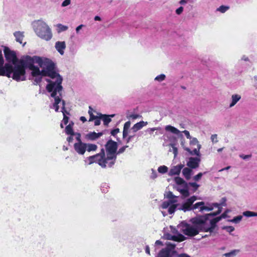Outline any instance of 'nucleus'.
Segmentation results:
<instances>
[{
  "instance_id": "nucleus-1",
  "label": "nucleus",
  "mask_w": 257,
  "mask_h": 257,
  "mask_svg": "<svg viewBox=\"0 0 257 257\" xmlns=\"http://www.w3.org/2000/svg\"><path fill=\"white\" fill-rule=\"evenodd\" d=\"M34 60L42 68L44 76L51 78L47 79L48 84L46 86L47 91L51 93V96H54L56 94L60 95L63 89L61 85L63 78L57 72L55 63L48 58L37 56H35Z\"/></svg>"
},
{
  "instance_id": "nucleus-2",
  "label": "nucleus",
  "mask_w": 257,
  "mask_h": 257,
  "mask_svg": "<svg viewBox=\"0 0 257 257\" xmlns=\"http://www.w3.org/2000/svg\"><path fill=\"white\" fill-rule=\"evenodd\" d=\"M4 54L8 63L4 65V60L2 50H0V76H6L10 78L12 74V77L13 79H18L19 76L18 74L24 73L22 66H19L20 62L24 61V58L23 59L18 60L16 53L8 47H5Z\"/></svg>"
},
{
  "instance_id": "nucleus-3",
  "label": "nucleus",
  "mask_w": 257,
  "mask_h": 257,
  "mask_svg": "<svg viewBox=\"0 0 257 257\" xmlns=\"http://www.w3.org/2000/svg\"><path fill=\"white\" fill-rule=\"evenodd\" d=\"M117 149V143L111 140H108L105 145L106 156L104 150L102 149L99 153L87 158L88 164L97 163L102 168L112 167L116 159Z\"/></svg>"
},
{
  "instance_id": "nucleus-4",
  "label": "nucleus",
  "mask_w": 257,
  "mask_h": 257,
  "mask_svg": "<svg viewBox=\"0 0 257 257\" xmlns=\"http://www.w3.org/2000/svg\"><path fill=\"white\" fill-rule=\"evenodd\" d=\"M191 223L184 221L181 222L177 226L180 232L185 235L192 237L199 234L200 231L211 232V229L208 223V219L205 216H199L191 218L190 220Z\"/></svg>"
},
{
  "instance_id": "nucleus-5",
  "label": "nucleus",
  "mask_w": 257,
  "mask_h": 257,
  "mask_svg": "<svg viewBox=\"0 0 257 257\" xmlns=\"http://www.w3.org/2000/svg\"><path fill=\"white\" fill-rule=\"evenodd\" d=\"M196 200V196H191L187 199L186 202L181 206L180 209L183 210L184 212L189 211L198 209L199 212H203L204 211H211L214 209V208H217L218 210L216 212L210 213L207 214L208 216H214L221 213L222 211L221 206L226 205V199L225 198H222V202L220 204L215 203L212 204H208V206L205 205V202L203 201L197 202L193 204V203Z\"/></svg>"
},
{
  "instance_id": "nucleus-6",
  "label": "nucleus",
  "mask_w": 257,
  "mask_h": 257,
  "mask_svg": "<svg viewBox=\"0 0 257 257\" xmlns=\"http://www.w3.org/2000/svg\"><path fill=\"white\" fill-rule=\"evenodd\" d=\"M35 59V56L31 57L28 55L24 57V61L20 62V65L22 66V68L24 70V73L22 74H18L19 75L18 79H14V80L19 81L25 80L26 68H28L31 70V75L32 79L34 80V84L35 85L38 84L42 81L43 76H44L43 71L40 70L39 68L34 65L36 63Z\"/></svg>"
},
{
  "instance_id": "nucleus-7",
  "label": "nucleus",
  "mask_w": 257,
  "mask_h": 257,
  "mask_svg": "<svg viewBox=\"0 0 257 257\" xmlns=\"http://www.w3.org/2000/svg\"><path fill=\"white\" fill-rule=\"evenodd\" d=\"M33 29L36 35L42 39L50 40L53 36L52 32L49 26L43 21H34L33 24Z\"/></svg>"
},
{
  "instance_id": "nucleus-8",
  "label": "nucleus",
  "mask_w": 257,
  "mask_h": 257,
  "mask_svg": "<svg viewBox=\"0 0 257 257\" xmlns=\"http://www.w3.org/2000/svg\"><path fill=\"white\" fill-rule=\"evenodd\" d=\"M167 197L168 200L164 201L160 205V209H167L168 208V212L170 214H173L177 208L178 210H182L180 208L181 206L184 204L187 200L183 202L182 204H176L177 202V197L175 196L172 192H169ZM182 211H183L182 210Z\"/></svg>"
},
{
  "instance_id": "nucleus-9",
  "label": "nucleus",
  "mask_w": 257,
  "mask_h": 257,
  "mask_svg": "<svg viewBox=\"0 0 257 257\" xmlns=\"http://www.w3.org/2000/svg\"><path fill=\"white\" fill-rule=\"evenodd\" d=\"M51 97L54 99V101L51 108H54L55 111L58 112L59 111V108L61 107L60 111L63 113V115L62 122L65 125L67 124L68 122L69 117L66 116V114H69V113L65 110V102L62 99V92H61L60 95L56 94L55 96Z\"/></svg>"
},
{
  "instance_id": "nucleus-10",
  "label": "nucleus",
  "mask_w": 257,
  "mask_h": 257,
  "mask_svg": "<svg viewBox=\"0 0 257 257\" xmlns=\"http://www.w3.org/2000/svg\"><path fill=\"white\" fill-rule=\"evenodd\" d=\"M167 247L161 249L156 257H174L176 251L174 250L176 244L168 243Z\"/></svg>"
},
{
  "instance_id": "nucleus-11",
  "label": "nucleus",
  "mask_w": 257,
  "mask_h": 257,
  "mask_svg": "<svg viewBox=\"0 0 257 257\" xmlns=\"http://www.w3.org/2000/svg\"><path fill=\"white\" fill-rule=\"evenodd\" d=\"M229 210H226L220 216L216 217L212 220H208V223L211 229V232H213L216 226V223L218 222L222 218H225L227 217V214L228 213Z\"/></svg>"
},
{
  "instance_id": "nucleus-12",
  "label": "nucleus",
  "mask_w": 257,
  "mask_h": 257,
  "mask_svg": "<svg viewBox=\"0 0 257 257\" xmlns=\"http://www.w3.org/2000/svg\"><path fill=\"white\" fill-rule=\"evenodd\" d=\"M86 143L83 142L76 143L74 144V149L79 155H83L86 151Z\"/></svg>"
},
{
  "instance_id": "nucleus-13",
  "label": "nucleus",
  "mask_w": 257,
  "mask_h": 257,
  "mask_svg": "<svg viewBox=\"0 0 257 257\" xmlns=\"http://www.w3.org/2000/svg\"><path fill=\"white\" fill-rule=\"evenodd\" d=\"M200 159L199 157H190L187 163V165L190 169H196L199 167Z\"/></svg>"
},
{
  "instance_id": "nucleus-14",
  "label": "nucleus",
  "mask_w": 257,
  "mask_h": 257,
  "mask_svg": "<svg viewBox=\"0 0 257 257\" xmlns=\"http://www.w3.org/2000/svg\"><path fill=\"white\" fill-rule=\"evenodd\" d=\"M164 237L168 240H172L176 241H182L186 239V237L181 234L172 235L170 233H167L164 234Z\"/></svg>"
},
{
  "instance_id": "nucleus-15",
  "label": "nucleus",
  "mask_w": 257,
  "mask_h": 257,
  "mask_svg": "<svg viewBox=\"0 0 257 257\" xmlns=\"http://www.w3.org/2000/svg\"><path fill=\"white\" fill-rule=\"evenodd\" d=\"M184 165L180 164L178 165L173 166L170 170L168 175L170 176L174 175H179L181 172V170L184 167Z\"/></svg>"
},
{
  "instance_id": "nucleus-16",
  "label": "nucleus",
  "mask_w": 257,
  "mask_h": 257,
  "mask_svg": "<svg viewBox=\"0 0 257 257\" xmlns=\"http://www.w3.org/2000/svg\"><path fill=\"white\" fill-rule=\"evenodd\" d=\"M55 48L61 55H63L66 48V43L64 41H57L55 43Z\"/></svg>"
},
{
  "instance_id": "nucleus-17",
  "label": "nucleus",
  "mask_w": 257,
  "mask_h": 257,
  "mask_svg": "<svg viewBox=\"0 0 257 257\" xmlns=\"http://www.w3.org/2000/svg\"><path fill=\"white\" fill-rule=\"evenodd\" d=\"M103 135L102 132L96 133L95 132H90L86 135V139L90 141H94L100 138Z\"/></svg>"
},
{
  "instance_id": "nucleus-18",
  "label": "nucleus",
  "mask_w": 257,
  "mask_h": 257,
  "mask_svg": "<svg viewBox=\"0 0 257 257\" xmlns=\"http://www.w3.org/2000/svg\"><path fill=\"white\" fill-rule=\"evenodd\" d=\"M148 122L147 121H141L137 122L132 127V130L134 132H137L138 131L141 130L143 127L147 125Z\"/></svg>"
},
{
  "instance_id": "nucleus-19",
  "label": "nucleus",
  "mask_w": 257,
  "mask_h": 257,
  "mask_svg": "<svg viewBox=\"0 0 257 257\" xmlns=\"http://www.w3.org/2000/svg\"><path fill=\"white\" fill-rule=\"evenodd\" d=\"M241 99V96L237 94H233L231 98V102L229 104V107L230 108L234 106L238 101Z\"/></svg>"
},
{
  "instance_id": "nucleus-20",
  "label": "nucleus",
  "mask_w": 257,
  "mask_h": 257,
  "mask_svg": "<svg viewBox=\"0 0 257 257\" xmlns=\"http://www.w3.org/2000/svg\"><path fill=\"white\" fill-rule=\"evenodd\" d=\"M182 174L186 180H188L191 178L193 171L190 168H185L182 170Z\"/></svg>"
},
{
  "instance_id": "nucleus-21",
  "label": "nucleus",
  "mask_w": 257,
  "mask_h": 257,
  "mask_svg": "<svg viewBox=\"0 0 257 257\" xmlns=\"http://www.w3.org/2000/svg\"><path fill=\"white\" fill-rule=\"evenodd\" d=\"M114 116V114L108 115H104V114H100V115L99 116V118L102 119V120L103 121V123L105 125H107L108 124V123L111 121L110 117H112Z\"/></svg>"
},
{
  "instance_id": "nucleus-22",
  "label": "nucleus",
  "mask_w": 257,
  "mask_h": 257,
  "mask_svg": "<svg viewBox=\"0 0 257 257\" xmlns=\"http://www.w3.org/2000/svg\"><path fill=\"white\" fill-rule=\"evenodd\" d=\"M131 126V122L130 121H126L123 126V133H122V137L123 138H125L128 133L129 128Z\"/></svg>"
},
{
  "instance_id": "nucleus-23",
  "label": "nucleus",
  "mask_w": 257,
  "mask_h": 257,
  "mask_svg": "<svg viewBox=\"0 0 257 257\" xmlns=\"http://www.w3.org/2000/svg\"><path fill=\"white\" fill-rule=\"evenodd\" d=\"M201 148V145H198L197 148L194 149L193 151H191L189 148H186L185 150L188 152L192 155H196L198 157L200 156L199 150Z\"/></svg>"
},
{
  "instance_id": "nucleus-24",
  "label": "nucleus",
  "mask_w": 257,
  "mask_h": 257,
  "mask_svg": "<svg viewBox=\"0 0 257 257\" xmlns=\"http://www.w3.org/2000/svg\"><path fill=\"white\" fill-rule=\"evenodd\" d=\"M165 130L177 135L181 133L179 130L170 125H166L165 126Z\"/></svg>"
},
{
  "instance_id": "nucleus-25",
  "label": "nucleus",
  "mask_w": 257,
  "mask_h": 257,
  "mask_svg": "<svg viewBox=\"0 0 257 257\" xmlns=\"http://www.w3.org/2000/svg\"><path fill=\"white\" fill-rule=\"evenodd\" d=\"M14 36L16 37V40L20 44H22L24 38L23 33L20 32H16L14 33Z\"/></svg>"
},
{
  "instance_id": "nucleus-26",
  "label": "nucleus",
  "mask_w": 257,
  "mask_h": 257,
  "mask_svg": "<svg viewBox=\"0 0 257 257\" xmlns=\"http://www.w3.org/2000/svg\"><path fill=\"white\" fill-rule=\"evenodd\" d=\"M73 123H72V124L69 123L68 125L66 126L65 128V132L67 135L74 136V132L73 131L72 128V125Z\"/></svg>"
},
{
  "instance_id": "nucleus-27",
  "label": "nucleus",
  "mask_w": 257,
  "mask_h": 257,
  "mask_svg": "<svg viewBox=\"0 0 257 257\" xmlns=\"http://www.w3.org/2000/svg\"><path fill=\"white\" fill-rule=\"evenodd\" d=\"M86 151L89 152L96 151L97 150V146L95 144L86 143Z\"/></svg>"
},
{
  "instance_id": "nucleus-28",
  "label": "nucleus",
  "mask_w": 257,
  "mask_h": 257,
  "mask_svg": "<svg viewBox=\"0 0 257 257\" xmlns=\"http://www.w3.org/2000/svg\"><path fill=\"white\" fill-rule=\"evenodd\" d=\"M175 182L177 184L182 185L183 186H186L187 185L186 182L182 178L179 177H177L175 178Z\"/></svg>"
},
{
  "instance_id": "nucleus-29",
  "label": "nucleus",
  "mask_w": 257,
  "mask_h": 257,
  "mask_svg": "<svg viewBox=\"0 0 257 257\" xmlns=\"http://www.w3.org/2000/svg\"><path fill=\"white\" fill-rule=\"evenodd\" d=\"M229 9V7L227 6L222 5L218 8L216 10L217 11H218L221 13H224L227 11H228Z\"/></svg>"
},
{
  "instance_id": "nucleus-30",
  "label": "nucleus",
  "mask_w": 257,
  "mask_h": 257,
  "mask_svg": "<svg viewBox=\"0 0 257 257\" xmlns=\"http://www.w3.org/2000/svg\"><path fill=\"white\" fill-rule=\"evenodd\" d=\"M243 215L247 217L257 216V212H254L250 211H246L243 213Z\"/></svg>"
},
{
  "instance_id": "nucleus-31",
  "label": "nucleus",
  "mask_w": 257,
  "mask_h": 257,
  "mask_svg": "<svg viewBox=\"0 0 257 257\" xmlns=\"http://www.w3.org/2000/svg\"><path fill=\"white\" fill-rule=\"evenodd\" d=\"M168 167L164 165L160 166L158 169V172L161 174H165L167 173L168 172Z\"/></svg>"
},
{
  "instance_id": "nucleus-32",
  "label": "nucleus",
  "mask_w": 257,
  "mask_h": 257,
  "mask_svg": "<svg viewBox=\"0 0 257 257\" xmlns=\"http://www.w3.org/2000/svg\"><path fill=\"white\" fill-rule=\"evenodd\" d=\"M180 192L184 197H187L189 196V192L187 188L181 189Z\"/></svg>"
},
{
  "instance_id": "nucleus-33",
  "label": "nucleus",
  "mask_w": 257,
  "mask_h": 257,
  "mask_svg": "<svg viewBox=\"0 0 257 257\" xmlns=\"http://www.w3.org/2000/svg\"><path fill=\"white\" fill-rule=\"evenodd\" d=\"M57 27L58 29V32L60 33L61 32L66 31L68 29V27L66 26L63 25L61 24H58L57 25Z\"/></svg>"
},
{
  "instance_id": "nucleus-34",
  "label": "nucleus",
  "mask_w": 257,
  "mask_h": 257,
  "mask_svg": "<svg viewBox=\"0 0 257 257\" xmlns=\"http://www.w3.org/2000/svg\"><path fill=\"white\" fill-rule=\"evenodd\" d=\"M238 251L237 250L234 249V250H233L231 251L230 252L224 253V255L225 257H232V256H235L236 255V252H237Z\"/></svg>"
},
{
  "instance_id": "nucleus-35",
  "label": "nucleus",
  "mask_w": 257,
  "mask_h": 257,
  "mask_svg": "<svg viewBox=\"0 0 257 257\" xmlns=\"http://www.w3.org/2000/svg\"><path fill=\"white\" fill-rule=\"evenodd\" d=\"M165 75L162 74L156 76L155 78V80L158 82H162L165 80Z\"/></svg>"
},
{
  "instance_id": "nucleus-36",
  "label": "nucleus",
  "mask_w": 257,
  "mask_h": 257,
  "mask_svg": "<svg viewBox=\"0 0 257 257\" xmlns=\"http://www.w3.org/2000/svg\"><path fill=\"white\" fill-rule=\"evenodd\" d=\"M242 218V216L238 215L234 217L232 219L230 220V221L235 223H237L241 221Z\"/></svg>"
},
{
  "instance_id": "nucleus-37",
  "label": "nucleus",
  "mask_w": 257,
  "mask_h": 257,
  "mask_svg": "<svg viewBox=\"0 0 257 257\" xmlns=\"http://www.w3.org/2000/svg\"><path fill=\"white\" fill-rule=\"evenodd\" d=\"M190 140V144L191 145H197L198 146V145H200L199 144V142L197 140V139L196 138H192L191 137V139H189Z\"/></svg>"
},
{
  "instance_id": "nucleus-38",
  "label": "nucleus",
  "mask_w": 257,
  "mask_h": 257,
  "mask_svg": "<svg viewBox=\"0 0 257 257\" xmlns=\"http://www.w3.org/2000/svg\"><path fill=\"white\" fill-rule=\"evenodd\" d=\"M205 174H206V172H204V173H198L197 175L194 176L193 180H195V181H199L203 175Z\"/></svg>"
},
{
  "instance_id": "nucleus-39",
  "label": "nucleus",
  "mask_w": 257,
  "mask_h": 257,
  "mask_svg": "<svg viewBox=\"0 0 257 257\" xmlns=\"http://www.w3.org/2000/svg\"><path fill=\"white\" fill-rule=\"evenodd\" d=\"M223 229H225L227 232L230 233L234 230V228L231 226H227L223 227Z\"/></svg>"
},
{
  "instance_id": "nucleus-40",
  "label": "nucleus",
  "mask_w": 257,
  "mask_h": 257,
  "mask_svg": "<svg viewBox=\"0 0 257 257\" xmlns=\"http://www.w3.org/2000/svg\"><path fill=\"white\" fill-rule=\"evenodd\" d=\"M171 231L172 233L174 234V235H178V234H181L176 228L172 226H170Z\"/></svg>"
},
{
  "instance_id": "nucleus-41",
  "label": "nucleus",
  "mask_w": 257,
  "mask_h": 257,
  "mask_svg": "<svg viewBox=\"0 0 257 257\" xmlns=\"http://www.w3.org/2000/svg\"><path fill=\"white\" fill-rule=\"evenodd\" d=\"M127 147L128 146H124L120 148L117 152L116 151V155L123 153L125 150L126 148H127Z\"/></svg>"
},
{
  "instance_id": "nucleus-42",
  "label": "nucleus",
  "mask_w": 257,
  "mask_h": 257,
  "mask_svg": "<svg viewBox=\"0 0 257 257\" xmlns=\"http://www.w3.org/2000/svg\"><path fill=\"white\" fill-rule=\"evenodd\" d=\"M74 136H75V139L77 141V143L82 142L81 140V134L80 133H74Z\"/></svg>"
},
{
  "instance_id": "nucleus-43",
  "label": "nucleus",
  "mask_w": 257,
  "mask_h": 257,
  "mask_svg": "<svg viewBox=\"0 0 257 257\" xmlns=\"http://www.w3.org/2000/svg\"><path fill=\"white\" fill-rule=\"evenodd\" d=\"M119 132V129L118 128H115L113 130H112L110 132L111 135L115 137V136Z\"/></svg>"
},
{
  "instance_id": "nucleus-44",
  "label": "nucleus",
  "mask_w": 257,
  "mask_h": 257,
  "mask_svg": "<svg viewBox=\"0 0 257 257\" xmlns=\"http://www.w3.org/2000/svg\"><path fill=\"white\" fill-rule=\"evenodd\" d=\"M189 185L190 186L193 187L195 190H197L199 187V185L195 182H189Z\"/></svg>"
},
{
  "instance_id": "nucleus-45",
  "label": "nucleus",
  "mask_w": 257,
  "mask_h": 257,
  "mask_svg": "<svg viewBox=\"0 0 257 257\" xmlns=\"http://www.w3.org/2000/svg\"><path fill=\"white\" fill-rule=\"evenodd\" d=\"M171 146L172 148L173 154H174V156L176 157L177 155V153H178L177 148L175 146L174 144H171Z\"/></svg>"
},
{
  "instance_id": "nucleus-46",
  "label": "nucleus",
  "mask_w": 257,
  "mask_h": 257,
  "mask_svg": "<svg viewBox=\"0 0 257 257\" xmlns=\"http://www.w3.org/2000/svg\"><path fill=\"white\" fill-rule=\"evenodd\" d=\"M71 3V0H65L61 4V6L62 7H65L68 5H69Z\"/></svg>"
},
{
  "instance_id": "nucleus-47",
  "label": "nucleus",
  "mask_w": 257,
  "mask_h": 257,
  "mask_svg": "<svg viewBox=\"0 0 257 257\" xmlns=\"http://www.w3.org/2000/svg\"><path fill=\"white\" fill-rule=\"evenodd\" d=\"M211 140L213 143H217L218 142L217 135L216 134L212 135L211 137Z\"/></svg>"
},
{
  "instance_id": "nucleus-48",
  "label": "nucleus",
  "mask_w": 257,
  "mask_h": 257,
  "mask_svg": "<svg viewBox=\"0 0 257 257\" xmlns=\"http://www.w3.org/2000/svg\"><path fill=\"white\" fill-rule=\"evenodd\" d=\"M157 177V174L155 170L153 169H152V174L151 175V178L153 179H154Z\"/></svg>"
},
{
  "instance_id": "nucleus-49",
  "label": "nucleus",
  "mask_w": 257,
  "mask_h": 257,
  "mask_svg": "<svg viewBox=\"0 0 257 257\" xmlns=\"http://www.w3.org/2000/svg\"><path fill=\"white\" fill-rule=\"evenodd\" d=\"M176 255L177 257H190V255H189L188 254H187L186 253H183L178 254V253H177L176 251V253L174 254V255Z\"/></svg>"
},
{
  "instance_id": "nucleus-50",
  "label": "nucleus",
  "mask_w": 257,
  "mask_h": 257,
  "mask_svg": "<svg viewBox=\"0 0 257 257\" xmlns=\"http://www.w3.org/2000/svg\"><path fill=\"white\" fill-rule=\"evenodd\" d=\"M108 186L106 184H105L103 185V186H101V190L102 192H107L108 191Z\"/></svg>"
},
{
  "instance_id": "nucleus-51",
  "label": "nucleus",
  "mask_w": 257,
  "mask_h": 257,
  "mask_svg": "<svg viewBox=\"0 0 257 257\" xmlns=\"http://www.w3.org/2000/svg\"><path fill=\"white\" fill-rule=\"evenodd\" d=\"M183 9H184L182 7H179L176 10V13L177 15H180L183 12Z\"/></svg>"
},
{
  "instance_id": "nucleus-52",
  "label": "nucleus",
  "mask_w": 257,
  "mask_h": 257,
  "mask_svg": "<svg viewBox=\"0 0 257 257\" xmlns=\"http://www.w3.org/2000/svg\"><path fill=\"white\" fill-rule=\"evenodd\" d=\"M182 133L184 134V135H185V136L186 137V138L187 139H191V137L190 135V133H189V131H188L187 130H185V131H183Z\"/></svg>"
},
{
  "instance_id": "nucleus-53",
  "label": "nucleus",
  "mask_w": 257,
  "mask_h": 257,
  "mask_svg": "<svg viewBox=\"0 0 257 257\" xmlns=\"http://www.w3.org/2000/svg\"><path fill=\"white\" fill-rule=\"evenodd\" d=\"M101 118L99 117H97L95 119H94V125H99L100 124V119Z\"/></svg>"
},
{
  "instance_id": "nucleus-54",
  "label": "nucleus",
  "mask_w": 257,
  "mask_h": 257,
  "mask_svg": "<svg viewBox=\"0 0 257 257\" xmlns=\"http://www.w3.org/2000/svg\"><path fill=\"white\" fill-rule=\"evenodd\" d=\"M89 116H90V118L89 120V121H92V120L95 119L96 118H97V117H98L97 116H95V115H93V113L89 114Z\"/></svg>"
},
{
  "instance_id": "nucleus-55",
  "label": "nucleus",
  "mask_w": 257,
  "mask_h": 257,
  "mask_svg": "<svg viewBox=\"0 0 257 257\" xmlns=\"http://www.w3.org/2000/svg\"><path fill=\"white\" fill-rule=\"evenodd\" d=\"M157 130H158L157 127L149 128L147 130V132H149L150 134H152L153 132Z\"/></svg>"
},
{
  "instance_id": "nucleus-56",
  "label": "nucleus",
  "mask_w": 257,
  "mask_h": 257,
  "mask_svg": "<svg viewBox=\"0 0 257 257\" xmlns=\"http://www.w3.org/2000/svg\"><path fill=\"white\" fill-rule=\"evenodd\" d=\"M140 116V115L137 114H133L130 115V117L134 119H136L139 117Z\"/></svg>"
},
{
  "instance_id": "nucleus-57",
  "label": "nucleus",
  "mask_w": 257,
  "mask_h": 257,
  "mask_svg": "<svg viewBox=\"0 0 257 257\" xmlns=\"http://www.w3.org/2000/svg\"><path fill=\"white\" fill-rule=\"evenodd\" d=\"M240 157L242 158L243 160H246L249 158H250V155H240Z\"/></svg>"
},
{
  "instance_id": "nucleus-58",
  "label": "nucleus",
  "mask_w": 257,
  "mask_h": 257,
  "mask_svg": "<svg viewBox=\"0 0 257 257\" xmlns=\"http://www.w3.org/2000/svg\"><path fill=\"white\" fill-rule=\"evenodd\" d=\"M241 60L244 61H249L248 57L245 55H243L241 57Z\"/></svg>"
},
{
  "instance_id": "nucleus-59",
  "label": "nucleus",
  "mask_w": 257,
  "mask_h": 257,
  "mask_svg": "<svg viewBox=\"0 0 257 257\" xmlns=\"http://www.w3.org/2000/svg\"><path fill=\"white\" fill-rule=\"evenodd\" d=\"M73 136H71V135H70L69 137H68L67 138V141L69 142V143H71L72 142L73 140Z\"/></svg>"
},
{
  "instance_id": "nucleus-60",
  "label": "nucleus",
  "mask_w": 257,
  "mask_h": 257,
  "mask_svg": "<svg viewBox=\"0 0 257 257\" xmlns=\"http://www.w3.org/2000/svg\"><path fill=\"white\" fill-rule=\"evenodd\" d=\"M83 27V25H80L79 26H78L76 28V31L77 32V33H79V31H80V30H81L82 29V28Z\"/></svg>"
},
{
  "instance_id": "nucleus-61",
  "label": "nucleus",
  "mask_w": 257,
  "mask_h": 257,
  "mask_svg": "<svg viewBox=\"0 0 257 257\" xmlns=\"http://www.w3.org/2000/svg\"><path fill=\"white\" fill-rule=\"evenodd\" d=\"M145 251L147 254H150V248L148 245H146L145 248Z\"/></svg>"
},
{
  "instance_id": "nucleus-62",
  "label": "nucleus",
  "mask_w": 257,
  "mask_h": 257,
  "mask_svg": "<svg viewBox=\"0 0 257 257\" xmlns=\"http://www.w3.org/2000/svg\"><path fill=\"white\" fill-rule=\"evenodd\" d=\"M155 245H163V242L161 240H157L155 242Z\"/></svg>"
},
{
  "instance_id": "nucleus-63",
  "label": "nucleus",
  "mask_w": 257,
  "mask_h": 257,
  "mask_svg": "<svg viewBox=\"0 0 257 257\" xmlns=\"http://www.w3.org/2000/svg\"><path fill=\"white\" fill-rule=\"evenodd\" d=\"M134 137V136H130L128 137L126 139V141L127 143H128L133 139V138Z\"/></svg>"
},
{
  "instance_id": "nucleus-64",
  "label": "nucleus",
  "mask_w": 257,
  "mask_h": 257,
  "mask_svg": "<svg viewBox=\"0 0 257 257\" xmlns=\"http://www.w3.org/2000/svg\"><path fill=\"white\" fill-rule=\"evenodd\" d=\"M80 120L82 121L83 122H84L87 120L86 118L84 116H81L80 118Z\"/></svg>"
}]
</instances>
